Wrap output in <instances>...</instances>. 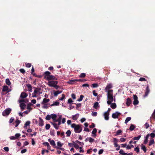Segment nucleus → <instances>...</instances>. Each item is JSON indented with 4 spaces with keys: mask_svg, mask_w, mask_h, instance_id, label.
<instances>
[{
    "mask_svg": "<svg viewBox=\"0 0 155 155\" xmlns=\"http://www.w3.org/2000/svg\"><path fill=\"white\" fill-rule=\"evenodd\" d=\"M32 104L31 103H28L27 106V109H29L30 110H31L32 108L31 107V106L32 105Z\"/></svg>",
    "mask_w": 155,
    "mask_h": 155,
    "instance_id": "nucleus-38",
    "label": "nucleus"
},
{
    "mask_svg": "<svg viewBox=\"0 0 155 155\" xmlns=\"http://www.w3.org/2000/svg\"><path fill=\"white\" fill-rule=\"evenodd\" d=\"M21 135L19 133H17L15 134V137L16 139H17Z\"/></svg>",
    "mask_w": 155,
    "mask_h": 155,
    "instance_id": "nucleus-46",
    "label": "nucleus"
},
{
    "mask_svg": "<svg viewBox=\"0 0 155 155\" xmlns=\"http://www.w3.org/2000/svg\"><path fill=\"white\" fill-rule=\"evenodd\" d=\"M98 105L99 104L98 102H96L94 104L93 107L95 109H97V107H98Z\"/></svg>",
    "mask_w": 155,
    "mask_h": 155,
    "instance_id": "nucleus-37",
    "label": "nucleus"
},
{
    "mask_svg": "<svg viewBox=\"0 0 155 155\" xmlns=\"http://www.w3.org/2000/svg\"><path fill=\"white\" fill-rule=\"evenodd\" d=\"M97 113L96 112H92L91 113V115L93 116L96 117L97 116Z\"/></svg>",
    "mask_w": 155,
    "mask_h": 155,
    "instance_id": "nucleus-52",
    "label": "nucleus"
},
{
    "mask_svg": "<svg viewBox=\"0 0 155 155\" xmlns=\"http://www.w3.org/2000/svg\"><path fill=\"white\" fill-rule=\"evenodd\" d=\"M20 121L19 120H17L15 121V122L16 123V124L15 125V127H17L20 124Z\"/></svg>",
    "mask_w": 155,
    "mask_h": 155,
    "instance_id": "nucleus-43",
    "label": "nucleus"
},
{
    "mask_svg": "<svg viewBox=\"0 0 155 155\" xmlns=\"http://www.w3.org/2000/svg\"><path fill=\"white\" fill-rule=\"evenodd\" d=\"M119 153L121 154L122 155H124V153H126L124 152V150H120L119 152Z\"/></svg>",
    "mask_w": 155,
    "mask_h": 155,
    "instance_id": "nucleus-56",
    "label": "nucleus"
},
{
    "mask_svg": "<svg viewBox=\"0 0 155 155\" xmlns=\"http://www.w3.org/2000/svg\"><path fill=\"white\" fill-rule=\"evenodd\" d=\"M112 87V85L111 83L107 84L105 88V91H107L110 90L109 89L111 88Z\"/></svg>",
    "mask_w": 155,
    "mask_h": 155,
    "instance_id": "nucleus-8",
    "label": "nucleus"
},
{
    "mask_svg": "<svg viewBox=\"0 0 155 155\" xmlns=\"http://www.w3.org/2000/svg\"><path fill=\"white\" fill-rule=\"evenodd\" d=\"M52 77L53 75H50L48 77H47L46 79L48 81H50V80H52Z\"/></svg>",
    "mask_w": 155,
    "mask_h": 155,
    "instance_id": "nucleus-33",
    "label": "nucleus"
},
{
    "mask_svg": "<svg viewBox=\"0 0 155 155\" xmlns=\"http://www.w3.org/2000/svg\"><path fill=\"white\" fill-rule=\"evenodd\" d=\"M79 116V114H77L72 116V119L74 120H77Z\"/></svg>",
    "mask_w": 155,
    "mask_h": 155,
    "instance_id": "nucleus-20",
    "label": "nucleus"
},
{
    "mask_svg": "<svg viewBox=\"0 0 155 155\" xmlns=\"http://www.w3.org/2000/svg\"><path fill=\"white\" fill-rule=\"evenodd\" d=\"M14 120V118L13 117H11L9 121V122L10 123H12Z\"/></svg>",
    "mask_w": 155,
    "mask_h": 155,
    "instance_id": "nucleus-62",
    "label": "nucleus"
},
{
    "mask_svg": "<svg viewBox=\"0 0 155 155\" xmlns=\"http://www.w3.org/2000/svg\"><path fill=\"white\" fill-rule=\"evenodd\" d=\"M134 150L137 153H139V152L140 149L138 147H135L134 149Z\"/></svg>",
    "mask_w": 155,
    "mask_h": 155,
    "instance_id": "nucleus-47",
    "label": "nucleus"
},
{
    "mask_svg": "<svg viewBox=\"0 0 155 155\" xmlns=\"http://www.w3.org/2000/svg\"><path fill=\"white\" fill-rule=\"evenodd\" d=\"M103 151L104 150L103 149L100 150L98 152V154L100 155L102 154L103 153Z\"/></svg>",
    "mask_w": 155,
    "mask_h": 155,
    "instance_id": "nucleus-61",
    "label": "nucleus"
},
{
    "mask_svg": "<svg viewBox=\"0 0 155 155\" xmlns=\"http://www.w3.org/2000/svg\"><path fill=\"white\" fill-rule=\"evenodd\" d=\"M65 98V95L64 94H62V97H61L59 98V100L61 101H62Z\"/></svg>",
    "mask_w": 155,
    "mask_h": 155,
    "instance_id": "nucleus-54",
    "label": "nucleus"
},
{
    "mask_svg": "<svg viewBox=\"0 0 155 155\" xmlns=\"http://www.w3.org/2000/svg\"><path fill=\"white\" fill-rule=\"evenodd\" d=\"M48 141L50 143V144L53 146V147L55 148V147H56L55 141L53 140H51L50 139H49L48 140Z\"/></svg>",
    "mask_w": 155,
    "mask_h": 155,
    "instance_id": "nucleus-9",
    "label": "nucleus"
},
{
    "mask_svg": "<svg viewBox=\"0 0 155 155\" xmlns=\"http://www.w3.org/2000/svg\"><path fill=\"white\" fill-rule=\"evenodd\" d=\"M50 133V135L51 136H54L55 133L54 130L53 131H51Z\"/></svg>",
    "mask_w": 155,
    "mask_h": 155,
    "instance_id": "nucleus-59",
    "label": "nucleus"
},
{
    "mask_svg": "<svg viewBox=\"0 0 155 155\" xmlns=\"http://www.w3.org/2000/svg\"><path fill=\"white\" fill-rule=\"evenodd\" d=\"M107 92V96L109 95H111L113 94V90H108L107 91H106Z\"/></svg>",
    "mask_w": 155,
    "mask_h": 155,
    "instance_id": "nucleus-26",
    "label": "nucleus"
},
{
    "mask_svg": "<svg viewBox=\"0 0 155 155\" xmlns=\"http://www.w3.org/2000/svg\"><path fill=\"white\" fill-rule=\"evenodd\" d=\"M131 120V118L130 117H128L126 118L125 121V123L127 124L128 121H130Z\"/></svg>",
    "mask_w": 155,
    "mask_h": 155,
    "instance_id": "nucleus-30",
    "label": "nucleus"
},
{
    "mask_svg": "<svg viewBox=\"0 0 155 155\" xmlns=\"http://www.w3.org/2000/svg\"><path fill=\"white\" fill-rule=\"evenodd\" d=\"M134 101L133 102V104L134 105H136L138 104L139 101L138 100V97L136 95H134Z\"/></svg>",
    "mask_w": 155,
    "mask_h": 155,
    "instance_id": "nucleus-6",
    "label": "nucleus"
},
{
    "mask_svg": "<svg viewBox=\"0 0 155 155\" xmlns=\"http://www.w3.org/2000/svg\"><path fill=\"white\" fill-rule=\"evenodd\" d=\"M71 97L73 99H75L76 98L75 95L74 94H71Z\"/></svg>",
    "mask_w": 155,
    "mask_h": 155,
    "instance_id": "nucleus-64",
    "label": "nucleus"
},
{
    "mask_svg": "<svg viewBox=\"0 0 155 155\" xmlns=\"http://www.w3.org/2000/svg\"><path fill=\"white\" fill-rule=\"evenodd\" d=\"M150 92V90L149 89V86L148 85H147L146 88L145 94L143 96L144 97H145L147 96Z\"/></svg>",
    "mask_w": 155,
    "mask_h": 155,
    "instance_id": "nucleus-7",
    "label": "nucleus"
},
{
    "mask_svg": "<svg viewBox=\"0 0 155 155\" xmlns=\"http://www.w3.org/2000/svg\"><path fill=\"white\" fill-rule=\"evenodd\" d=\"M51 124L53 125L54 127L56 129H58L59 127L57 126V124L54 123H51Z\"/></svg>",
    "mask_w": 155,
    "mask_h": 155,
    "instance_id": "nucleus-32",
    "label": "nucleus"
},
{
    "mask_svg": "<svg viewBox=\"0 0 155 155\" xmlns=\"http://www.w3.org/2000/svg\"><path fill=\"white\" fill-rule=\"evenodd\" d=\"M141 149L144 151V152L145 153L147 151V149L145 146L143 144L141 145Z\"/></svg>",
    "mask_w": 155,
    "mask_h": 155,
    "instance_id": "nucleus-29",
    "label": "nucleus"
},
{
    "mask_svg": "<svg viewBox=\"0 0 155 155\" xmlns=\"http://www.w3.org/2000/svg\"><path fill=\"white\" fill-rule=\"evenodd\" d=\"M147 135H149V137L150 136L151 138H154L155 137V134L154 133H152L150 134H148Z\"/></svg>",
    "mask_w": 155,
    "mask_h": 155,
    "instance_id": "nucleus-31",
    "label": "nucleus"
},
{
    "mask_svg": "<svg viewBox=\"0 0 155 155\" xmlns=\"http://www.w3.org/2000/svg\"><path fill=\"white\" fill-rule=\"evenodd\" d=\"M98 86V85L97 83H94L92 84L91 87L93 88H96Z\"/></svg>",
    "mask_w": 155,
    "mask_h": 155,
    "instance_id": "nucleus-40",
    "label": "nucleus"
},
{
    "mask_svg": "<svg viewBox=\"0 0 155 155\" xmlns=\"http://www.w3.org/2000/svg\"><path fill=\"white\" fill-rule=\"evenodd\" d=\"M5 83L8 86H10L11 84V83L8 78L6 79Z\"/></svg>",
    "mask_w": 155,
    "mask_h": 155,
    "instance_id": "nucleus-25",
    "label": "nucleus"
},
{
    "mask_svg": "<svg viewBox=\"0 0 155 155\" xmlns=\"http://www.w3.org/2000/svg\"><path fill=\"white\" fill-rule=\"evenodd\" d=\"M89 141L91 143H93L94 142V139L91 137H89Z\"/></svg>",
    "mask_w": 155,
    "mask_h": 155,
    "instance_id": "nucleus-45",
    "label": "nucleus"
},
{
    "mask_svg": "<svg viewBox=\"0 0 155 155\" xmlns=\"http://www.w3.org/2000/svg\"><path fill=\"white\" fill-rule=\"evenodd\" d=\"M19 71L22 74H24L25 72V70L23 68L20 69L19 70Z\"/></svg>",
    "mask_w": 155,
    "mask_h": 155,
    "instance_id": "nucleus-55",
    "label": "nucleus"
},
{
    "mask_svg": "<svg viewBox=\"0 0 155 155\" xmlns=\"http://www.w3.org/2000/svg\"><path fill=\"white\" fill-rule=\"evenodd\" d=\"M26 86L28 87V90L29 91H32V86L30 84H27Z\"/></svg>",
    "mask_w": 155,
    "mask_h": 155,
    "instance_id": "nucleus-18",
    "label": "nucleus"
},
{
    "mask_svg": "<svg viewBox=\"0 0 155 155\" xmlns=\"http://www.w3.org/2000/svg\"><path fill=\"white\" fill-rule=\"evenodd\" d=\"M141 137V135H139L138 137H135L133 138L134 140H139Z\"/></svg>",
    "mask_w": 155,
    "mask_h": 155,
    "instance_id": "nucleus-36",
    "label": "nucleus"
},
{
    "mask_svg": "<svg viewBox=\"0 0 155 155\" xmlns=\"http://www.w3.org/2000/svg\"><path fill=\"white\" fill-rule=\"evenodd\" d=\"M58 82L57 81H50L48 82V85L49 87H53L55 85H57Z\"/></svg>",
    "mask_w": 155,
    "mask_h": 155,
    "instance_id": "nucleus-4",
    "label": "nucleus"
},
{
    "mask_svg": "<svg viewBox=\"0 0 155 155\" xmlns=\"http://www.w3.org/2000/svg\"><path fill=\"white\" fill-rule=\"evenodd\" d=\"M8 89V87L6 86V85H4L3 86L2 90V95H4V94L3 93V92H5L7 91Z\"/></svg>",
    "mask_w": 155,
    "mask_h": 155,
    "instance_id": "nucleus-10",
    "label": "nucleus"
},
{
    "mask_svg": "<svg viewBox=\"0 0 155 155\" xmlns=\"http://www.w3.org/2000/svg\"><path fill=\"white\" fill-rule=\"evenodd\" d=\"M121 114V113L118 112L117 111L115 113H113L112 114V117L114 119L118 118L119 116Z\"/></svg>",
    "mask_w": 155,
    "mask_h": 155,
    "instance_id": "nucleus-5",
    "label": "nucleus"
},
{
    "mask_svg": "<svg viewBox=\"0 0 155 155\" xmlns=\"http://www.w3.org/2000/svg\"><path fill=\"white\" fill-rule=\"evenodd\" d=\"M31 122L29 121H27L24 125V128L25 129H27V127L29 126Z\"/></svg>",
    "mask_w": 155,
    "mask_h": 155,
    "instance_id": "nucleus-21",
    "label": "nucleus"
},
{
    "mask_svg": "<svg viewBox=\"0 0 155 155\" xmlns=\"http://www.w3.org/2000/svg\"><path fill=\"white\" fill-rule=\"evenodd\" d=\"M135 127L134 125L131 124L129 130L130 131H132L135 129Z\"/></svg>",
    "mask_w": 155,
    "mask_h": 155,
    "instance_id": "nucleus-28",
    "label": "nucleus"
},
{
    "mask_svg": "<svg viewBox=\"0 0 155 155\" xmlns=\"http://www.w3.org/2000/svg\"><path fill=\"white\" fill-rule=\"evenodd\" d=\"M20 107L21 110H23L26 107V105L24 103H21L20 104Z\"/></svg>",
    "mask_w": 155,
    "mask_h": 155,
    "instance_id": "nucleus-16",
    "label": "nucleus"
},
{
    "mask_svg": "<svg viewBox=\"0 0 155 155\" xmlns=\"http://www.w3.org/2000/svg\"><path fill=\"white\" fill-rule=\"evenodd\" d=\"M31 64L30 63H27L26 65V67L27 68H30L31 66Z\"/></svg>",
    "mask_w": 155,
    "mask_h": 155,
    "instance_id": "nucleus-63",
    "label": "nucleus"
},
{
    "mask_svg": "<svg viewBox=\"0 0 155 155\" xmlns=\"http://www.w3.org/2000/svg\"><path fill=\"white\" fill-rule=\"evenodd\" d=\"M86 74L85 73H82L80 74L79 77L81 78H84L86 76Z\"/></svg>",
    "mask_w": 155,
    "mask_h": 155,
    "instance_id": "nucleus-44",
    "label": "nucleus"
},
{
    "mask_svg": "<svg viewBox=\"0 0 155 155\" xmlns=\"http://www.w3.org/2000/svg\"><path fill=\"white\" fill-rule=\"evenodd\" d=\"M39 119L38 125L41 127L43 126L44 124L43 120L40 117H39Z\"/></svg>",
    "mask_w": 155,
    "mask_h": 155,
    "instance_id": "nucleus-12",
    "label": "nucleus"
},
{
    "mask_svg": "<svg viewBox=\"0 0 155 155\" xmlns=\"http://www.w3.org/2000/svg\"><path fill=\"white\" fill-rule=\"evenodd\" d=\"M50 101V100L49 99H47L46 98H44L43 99V101L42 102L41 104H45L47 103L48 102Z\"/></svg>",
    "mask_w": 155,
    "mask_h": 155,
    "instance_id": "nucleus-17",
    "label": "nucleus"
},
{
    "mask_svg": "<svg viewBox=\"0 0 155 155\" xmlns=\"http://www.w3.org/2000/svg\"><path fill=\"white\" fill-rule=\"evenodd\" d=\"M84 97V96L83 95H81L80 96V97L79 99H78L77 101H81L82 100L83 98Z\"/></svg>",
    "mask_w": 155,
    "mask_h": 155,
    "instance_id": "nucleus-48",
    "label": "nucleus"
},
{
    "mask_svg": "<svg viewBox=\"0 0 155 155\" xmlns=\"http://www.w3.org/2000/svg\"><path fill=\"white\" fill-rule=\"evenodd\" d=\"M71 132L70 130H68L66 132L67 137H69L71 134Z\"/></svg>",
    "mask_w": 155,
    "mask_h": 155,
    "instance_id": "nucleus-41",
    "label": "nucleus"
},
{
    "mask_svg": "<svg viewBox=\"0 0 155 155\" xmlns=\"http://www.w3.org/2000/svg\"><path fill=\"white\" fill-rule=\"evenodd\" d=\"M57 144V145L59 147H61L63 145V144H61L59 141L58 142Z\"/></svg>",
    "mask_w": 155,
    "mask_h": 155,
    "instance_id": "nucleus-58",
    "label": "nucleus"
},
{
    "mask_svg": "<svg viewBox=\"0 0 155 155\" xmlns=\"http://www.w3.org/2000/svg\"><path fill=\"white\" fill-rule=\"evenodd\" d=\"M110 107L113 109H114L117 107V105L115 103H112L110 105Z\"/></svg>",
    "mask_w": 155,
    "mask_h": 155,
    "instance_id": "nucleus-24",
    "label": "nucleus"
},
{
    "mask_svg": "<svg viewBox=\"0 0 155 155\" xmlns=\"http://www.w3.org/2000/svg\"><path fill=\"white\" fill-rule=\"evenodd\" d=\"M28 96V94L25 92H22L20 95V97L22 98H24Z\"/></svg>",
    "mask_w": 155,
    "mask_h": 155,
    "instance_id": "nucleus-14",
    "label": "nucleus"
},
{
    "mask_svg": "<svg viewBox=\"0 0 155 155\" xmlns=\"http://www.w3.org/2000/svg\"><path fill=\"white\" fill-rule=\"evenodd\" d=\"M92 92L94 96H97V93L95 92V90H93Z\"/></svg>",
    "mask_w": 155,
    "mask_h": 155,
    "instance_id": "nucleus-60",
    "label": "nucleus"
},
{
    "mask_svg": "<svg viewBox=\"0 0 155 155\" xmlns=\"http://www.w3.org/2000/svg\"><path fill=\"white\" fill-rule=\"evenodd\" d=\"M50 127V125L49 124H47L46 125L45 128L46 130H48Z\"/></svg>",
    "mask_w": 155,
    "mask_h": 155,
    "instance_id": "nucleus-51",
    "label": "nucleus"
},
{
    "mask_svg": "<svg viewBox=\"0 0 155 155\" xmlns=\"http://www.w3.org/2000/svg\"><path fill=\"white\" fill-rule=\"evenodd\" d=\"M97 132V130L96 128H94L92 132V134H96Z\"/></svg>",
    "mask_w": 155,
    "mask_h": 155,
    "instance_id": "nucleus-50",
    "label": "nucleus"
},
{
    "mask_svg": "<svg viewBox=\"0 0 155 155\" xmlns=\"http://www.w3.org/2000/svg\"><path fill=\"white\" fill-rule=\"evenodd\" d=\"M44 74L45 76L48 77L50 75L51 73L49 71H46L45 72Z\"/></svg>",
    "mask_w": 155,
    "mask_h": 155,
    "instance_id": "nucleus-39",
    "label": "nucleus"
},
{
    "mask_svg": "<svg viewBox=\"0 0 155 155\" xmlns=\"http://www.w3.org/2000/svg\"><path fill=\"white\" fill-rule=\"evenodd\" d=\"M145 128L147 129L149 127V124L147 123H146L144 124Z\"/></svg>",
    "mask_w": 155,
    "mask_h": 155,
    "instance_id": "nucleus-53",
    "label": "nucleus"
},
{
    "mask_svg": "<svg viewBox=\"0 0 155 155\" xmlns=\"http://www.w3.org/2000/svg\"><path fill=\"white\" fill-rule=\"evenodd\" d=\"M40 89H39L38 87H37L35 88V89L34 91V93L35 94H38V93L39 91V90Z\"/></svg>",
    "mask_w": 155,
    "mask_h": 155,
    "instance_id": "nucleus-42",
    "label": "nucleus"
},
{
    "mask_svg": "<svg viewBox=\"0 0 155 155\" xmlns=\"http://www.w3.org/2000/svg\"><path fill=\"white\" fill-rule=\"evenodd\" d=\"M154 143V140L153 138L150 139L149 143V145L150 146Z\"/></svg>",
    "mask_w": 155,
    "mask_h": 155,
    "instance_id": "nucleus-23",
    "label": "nucleus"
},
{
    "mask_svg": "<svg viewBox=\"0 0 155 155\" xmlns=\"http://www.w3.org/2000/svg\"><path fill=\"white\" fill-rule=\"evenodd\" d=\"M73 143H74V147L76 149H77L79 148V146L76 143L74 142L73 141Z\"/></svg>",
    "mask_w": 155,
    "mask_h": 155,
    "instance_id": "nucleus-34",
    "label": "nucleus"
},
{
    "mask_svg": "<svg viewBox=\"0 0 155 155\" xmlns=\"http://www.w3.org/2000/svg\"><path fill=\"white\" fill-rule=\"evenodd\" d=\"M51 118L53 119V120H54L57 117V116L55 114H51Z\"/></svg>",
    "mask_w": 155,
    "mask_h": 155,
    "instance_id": "nucleus-35",
    "label": "nucleus"
},
{
    "mask_svg": "<svg viewBox=\"0 0 155 155\" xmlns=\"http://www.w3.org/2000/svg\"><path fill=\"white\" fill-rule=\"evenodd\" d=\"M87 80L85 79H75L73 80H70L69 81L68 83L70 84H72L74 83L76 81L79 82H84L86 81Z\"/></svg>",
    "mask_w": 155,
    "mask_h": 155,
    "instance_id": "nucleus-3",
    "label": "nucleus"
},
{
    "mask_svg": "<svg viewBox=\"0 0 155 155\" xmlns=\"http://www.w3.org/2000/svg\"><path fill=\"white\" fill-rule=\"evenodd\" d=\"M149 137V135H147L145 137V140L143 142L144 144H146L147 143Z\"/></svg>",
    "mask_w": 155,
    "mask_h": 155,
    "instance_id": "nucleus-19",
    "label": "nucleus"
},
{
    "mask_svg": "<svg viewBox=\"0 0 155 155\" xmlns=\"http://www.w3.org/2000/svg\"><path fill=\"white\" fill-rule=\"evenodd\" d=\"M109 112H105L104 114V119L106 120H108L109 119Z\"/></svg>",
    "mask_w": 155,
    "mask_h": 155,
    "instance_id": "nucleus-11",
    "label": "nucleus"
},
{
    "mask_svg": "<svg viewBox=\"0 0 155 155\" xmlns=\"http://www.w3.org/2000/svg\"><path fill=\"white\" fill-rule=\"evenodd\" d=\"M139 80L140 81H146V80L144 78H140Z\"/></svg>",
    "mask_w": 155,
    "mask_h": 155,
    "instance_id": "nucleus-57",
    "label": "nucleus"
},
{
    "mask_svg": "<svg viewBox=\"0 0 155 155\" xmlns=\"http://www.w3.org/2000/svg\"><path fill=\"white\" fill-rule=\"evenodd\" d=\"M11 111V109L10 108H7L2 113V115L5 116L8 115Z\"/></svg>",
    "mask_w": 155,
    "mask_h": 155,
    "instance_id": "nucleus-2",
    "label": "nucleus"
},
{
    "mask_svg": "<svg viewBox=\"0 0 155 155\" xmlns=\"http://www.w3.org/2000/svg\"><path fill=\"white\" fill-rule=\"evenodd\" d=\"M81 125L79 124H73L71 125V127L74 129V132L76 133H80L82 130V128Z\"/></svg>",
    "mask_w": 155,
    "mask_h": 155,
    "instance_id": "nucleus-1",
    "label": "nucleus"
},
{
    "mask_svg": "<svg viewBox=\"0 0 155 155\" xmlns=\"http://www.w3.org/2000/svg\"><path fill=\"white\" fill-rule=\"evenodd\" d=\"M122 131L121 130H118L115 134V136H117L118 135H119L122 132Z\"/></svg>",
    "mask_w": 155,
    "mask_h": 155,
    "instance_id": "nucleus-27",
    "label": "nucleus"
},
{
    "mask_svg": "<svg viewBox=\"0 0 155 155\" xmlns=\"http://www.w3.org/2000/svg\"><path fill=\"white\" fill-rule=\"evenodd\" d=\"M131 100L129 98H127V101L126 102L127 105V106H130V104H131Z\"/></svg>",
    "mask_w": 155,
    "mask_h": 155,
    "instance_id": "nucleus-15",
    "label": "nucleus"
},
{
    "mask_svg": "<svg viewBox=\"0 0 155 155\" xmlns=\"http://www.w3.org/2000/svg\"><path fill=\"white\" fill-rule=\"evenodd\" d=\"M113 94L110 95H109L107 96V98L108 100H111V101H114V98L113 97Z\"/></svg>",
    "mask_w": 155,
    "mask_h": 155,
    "instance_id": "nucleus-22",
    "label": "nucleus"
},
{
    "mask_svg": "<svg viewBox=\"0 0 155 155\" xmlns=\"http://www.w3.org/2000/svg\"><path fill=\"white\" fill-rule=\"evenodd\" d=\"M51 118V116L49 115H48L46 116L45 119L47 120H50Z\"/></svg>",
    "mask_w": 155,
    "mask_h": 155,
    "instance_id": "nucleus-49",
    "label": "nucleus"
},
{
    "mask_svg": "<svg viewBox=\"0 0 155 155\" xmlns=\"http://www.w3.org/2000/svg\"><path fill=\"white\" fill-rule=\"evenodd\" d=\"M54 91V96L56 97L58 96V94H60L61 93H62V91H60L59 90H58L57 91Z\"/></svg>",
    "mask_w": 155,
    "mask_h": 155,
    "instance_id": "nucleus-13",
    "label": "nucleus"
}]
</instances>
